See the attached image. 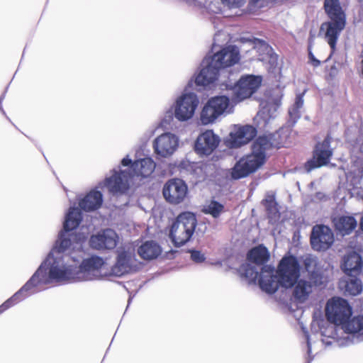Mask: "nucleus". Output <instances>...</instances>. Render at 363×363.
Masks as SVG:
<instances>
[{"label": "nucleus", "instance_id": "f257e3e1", "mask_svg": "<svg viewBox=\"0 0 363 363\" xmlns=\"http://www.w3.org/2000/svg\"><path fill=\"white\" fill-rule=\"evenodd\" d=\"M82 220L80 210L70 207L65 216L63 230L45 259L29 279L38 291L40 286L52 282L76 281V256L65 253L66 250L81 252L85 240L84 234L76 235L72 233Z\"/></svg>", "mask_w": 363, "mask_h": 363}, {"label": "nucleus", "instance_id": "f03ea898", "mask_svg": "<svg viewBox=\"0 0 363 363\" xmlns=\"http://www.w3.org/2000/svg\"><path fill=\"white\" fill-rule=\"evenodd\" d=\"M300 277V266L294 256L284 257L275 271L274 268L266 265L262 267L259 284L267 294L275 293L279 286L288 289L296 283Z\"/></svg>", "mask_w": 363, "mask_h": 363}, {"label": "nucleus", "instance_id": "7ed1b4c3", "mask_svg": "<svg viewBox=\"0 0 363 363\" xmlns=\"http://www.w3.org/2000/svg\"><path fill=\"white\" fill-rule=\"evenodd\" d=\"M277 136V133L259 136L252 145V153L241 157L232 168V178L239 179L257 171L264 162L266 151L271 147H280Z\"/></svg>", "mask_w": 363, "mask_h": 363}, {"label": "nucleus", "instance_id": "20e7f679", "mask_svg": "<svg viewBox=\"0 0 363 363\" xmlns=\"http://www.w3.org/2000/svg\"><path fill=\"white\" fill-rule=\"evenodd\" d=\"M277 136V133L259 136L252 145V153L241 157L232 168V178L239 179L257 171L264 162L266 151L271 147H280Z\"/></svg>", "mask_w": 363, "mask_h": 363}, {"label": "nucleus", "instance_id": "39448f33", "mask_svg": "<svg viewBox=\"0 0 363 363\" xmlns=\"http://www.w3.org/2000/svg\"><path fill=\"white\" fill-rule=\"evenodd\" d=\"M277 136V133L259 136L252 145V153L241 157L232 168V178L239 179L257 171L264 162L266 151L271 147H280Z\"/></svg>", "mask_w": 363, "mask_h": 363}, {"label": "nucleus", "instance_id": "423d86ee", "mask_svg": "<svg viewBox=\"0 0 363 363\" xmlns=\"http://www.w3.org/2000/svg\"><path fill=\"white\" fill-rule=\"evenodd\" d=\"M121 164L124 167L131 164L130 167L133 174L131 176L126 170L118 172L113 169V175L106 178L104 182L100 184V186H106L112 193H124L128 189L132 177L147 178L151 176L156 167L155 162L150 157L140 159L132 163L128 155L121 160Z\"/></svg>", "mask_w": 363, "mask_h": 363}, {"label": "nucleus", "instance_id": "0eeeda50", "mask_svg": "<svg viewBox=\"0 0 363 363\" xmlns=\"http://www.w3.org/2000/svg\"><path fill=\"white\" fill-rule=\"evenodd\" d=\"M197 224L196 216L191 212H184L178 216L172 223L169 238L176 247L186 243L191 238Z\"/></svg>", "mask_w": 363, "mask_h": 363}, {"label": "nucleus", "instance_id": "6e6552de", "mask_svg": "<svg viewBox=\"0 0 363 363\" xmlns=\"http://www.w3.org/2000/svg\"><path fill=\"white\" fill-rule=\"evenodd\" d=\"M233 105L227 96H216L209 99L204 104L200 121L203 125L214 123L219 118L232 112Z\"/></svg>", "mask_w": 363, "mask_h": 363}, {"label": "nucleus", "instance_id": "1a4fd4ad", "mask_svg": "<svg viewBox=\"0 0 363 363\" xmlns=\"http://www.w3.org/2000/svg\"><path fill=\"white\" fill-rule=\"evenodd\" d=\"M82 249L81 252H76L78 255L76 256V281H91L101 279L103 277L101 269L105 264L103 258L98 256H92L88 259H84L81 264Z\"/></svg>", "mask_w": 363, "mask_h": 363}, {"label": "nucleus", "instance_id": "9d476101", "mask_svg": "<svg viewBox=\"0 0 363 363\" xmlns=\"http://www.w3.org/2000/svg\"><path fill=\"white\" fill-rule=\"evenodd\" d=\"M325 315L331 323L341 325L352 315V308L346 300L334 297L326 303Z\"/></svg>", "mask_w": 363, "mask_h": 363}, {"label": "nucleus", "instance_id": "9b49d317", "mask_svg": "<svg viewBox=\"0 0 363 363\" xmlns=\"http://www.w3.org/2000/svg\"><path fill=\"white\" fill-rule=\"evenodd\" d=\"M199 101L193 92L184 93L177 98L173 108L174 117L179 121H186L191 119L195 113Z\"/></svg>", "mask_w": 363, "mask_h": 363}, {"label": "nucleus", "instance_id": "f8f14e48", "mask_svg": "<svg viewBox=\"0 0 363 363\" xmlns=\"http://www.w3.org/2000/svg\"><path fill=\"white\" fill-rule=\"evenodd\" d=\"M140 262L135 258L133 250L130 248L118 251L116 263L112 266L111 274L122 277L138 270Z\"/></svg>", "mask_w": 363, "mask_h": 363}, {"label": "nucleus", "instance_id": "ddd939ff", "mask_svg": "<svg viewBox=\"0 0 363 363\" xmlns=\"http://www.w3.org/2000/svg\"><path fill=\"white\" fill-rule=\"evenodd\" d=\"M179 141V138L176 134L170 132L164 133L155 138L154 151L161 157H169L177 150Z\"/></svg>", "mask_w": 363, "mask_h": 363}, {"label": "nucleus", "instance_id": "4468645a", "mask_svg": "<svg viewBox=\"0 0 363 363\" xmlns=\"http://www.w3.org/2000/svg\"><path fill=\"white\" fill-rule=\"evenodd\" d=\"M162 193L167 202L172 204H179L186 199L188 187L182 179H171L164 185Z\"/></svg>", "mask_w": 363, "mask_h": 363}, {"label": "nucleus", "instance_id": "2eb2a0df", "mask_svg": "<svg viewBox=\"0 0 363 363\" xmlns=\"http://www.w3.org/2000/svg\"><path fill=\"white\" fill-rule=\"evenodd\" d=\"M340 326L342 332L346 335L343 337V342L341 343L342 346L363 341V315L347 319Z\"/></svg>", "mask_w": 363, "mask_h": 363}, {"label": "nucleus", "instance_id": "dca6fc26", "mask_svg": "<svg viewBox=\"0 0 363 363\" xmlns=\"http://www.w3.org/2000/svg\"><path fill=\"white\" fill-rule=\"evenodd\" d=\"M262 77L255 75L242 77L233 89L235 100L240 101L250 97L259 87Z\"/></svg>", "mask_w": 363, "mask_h": 363}, {"label": "nucleus", "instance_id": "f3484780", "mask_svg": "<svg viewBox=\"0 0 363 363\" xmlns=\"http://www.w3.org/2000/svg\"><path fill=\"white\" fill-rule=\"evenodd\" d=\"M346 25V20H330L323 23L320 28V35L329 45L332 53L336 48L337 41Z\"/></svg>", "mask_w": 363, "mask_h": 363}, {"label": "nucleus", "instance_id": "a211bd4d", "mask_svg": "<svg viewBox=\"0 0 363 363\" xmlns=\"http://www.w3.org/2000/svg\"><path fill=\"white\" fill-rule=\"evenodd\" d=\"M334 242V235L330 228L323 225L313 228L311 235L312 247L318 251L328 249Z\"/></svg>", "mask_w": 363, "mask_h": 363}, {"label": "nucleus", "instance_id": "6ab92c4d", "mask_svg": "<svg viewBox=\"0 0 363 363\" xmlns=\"http://www.w3.org/2000/svg\"><path fill=\"white\" fill-rule=\"evenodd\" d=\"M118 241V236L112 229H105L91 236L89 245L91 248L101 250H113Z\"/></svg>", "mask_w": 363, "mask_h": 363}, {"label": "nucleus", "instance_id": "aec40b11", "mask_svg": "<svg viewBox=\"0 0 363 363\" xmlns=\"http://www.w3.org/2000/svg\"><path fill=\"white\" fill-rule=\"evenodd\" d=\"M213 60V64L219 69L231 67L238 62L240 52L235 46L230 45L216 52L209 57Z\"/></svg>", "mask_w": 363, "mask_h": 363}, {"label": "nucleus", "instance_id": "412c9836", "mask_svg": "<svg viewBox=\"0 0 363 363\" xmlns=\"http://www.w3.org/2000/svg\"><path fill=\"white\" fill-rule=\"evenodd\" d=\"M330 139L327 137L322 143L316 145L313 153V159L308 162V171L311 169L327 164L333 155V150L330 146Z\"/></svg>", "mask_w": 363, "mask_h": 363}, {"label": "nucleus", "instance_id": "4be33fe9", "mask_svg": "<svg viewBox=\"0 0 363 363\" xmlns=\"http://www.w3.org/2000/svg\"><path fill=\"white\" fill-rule=\"evenodd\" d=\"M219 68L213 64V60L206 57L201 63V69L196 77L195 82L197 85L207 86L214 82L218 75Z\"/></svg>", "mask_w": 363, "mask_h": 363}, {"label": "nucleus", "instance_id": "5701e85b", "mask_svg": "<svg viewBox=\"0 0 363 363\" xmlns=\"http://www.w3.org/2000/svg\"><path fill=\"white\" fill-rule=\"evenodd\" d=\"M219 142L218 136L212 130H206L197 138L195 150L199 155H209L217 147Z\"/></svg>", "mask_w": 363, "mask_h": 363}, {"label": "nucleus", "instance_id": "b1692460", "mask_svg": "<svg viewBox=\"0 0 363 363\" xmlns=\"http://www.w3.org/2000/svg\"><path fill=\"white\" fill-rule=\"evenodd\" d=\"M256 133V129L252 125L238 127L230 134L229 145L231 147H238L250 141Z\"/></svg>", "mask_w": 363, "mask_h": 363}, {"label": "nucleus", "instance_id": "393cba45", "mask_svg": "<svg viewBox=\"0 0 363 363\" xmlns=\"http://www.w3.org/2000/svg\"><path fill=\"white\" fill-rule=\"evenodd\" d=\"M37 292H38V290L35 289L32 283L28 279L18 291L0 306V314L26 298Z\"/></svg>", "mask_w": 363, "mask_h": 363}, {"label": "nucleus", "instance_id": "a878e982", "mask_svg": "<svg viewBox=\"0 0 363 363\" xmlns=\"http://www.w3.org/2000/svg\"><path fill=\"white\" fill-rule=\"evenodd\" d=\"M281 104L280 99L268 98L260 103V110L259 111L256 119L262 120L264 124H267L271 118L277 116V110Z\"/></svg>", "mask_w": 363, "mask_h": 363}, {"label": "nucleus", "instance_id": "bb28decb", "mask_svg": "<svg viewBox=\"0 0 363 363\" xmlns=\"http://www.w3.org/2000/svg\"><path fill=\"white\" fill-rule=\"evenodd\" d=\"M103 203V195L100 191L92 189L83 199L79 205L85 211H93L99 208Z\"/></svg>", "mask_w": 363, "mask_h": 363}, {"label": "nucleus", "instance_id": "cd10ccee", "mask_svg": "<svg viewBox=\"0 0 363 363\" xmlns=\"http://www.w3.org/2000/svg\"><path fill=\"white\" fill-rule=\"evenodd\" d=\"M362 265L361 257L356 252H352L344 257L342 269L348 276L355 277L359 273Z\"/></svg>", "mask_w": 363, "mask_h": 363}, {"label": "nucleus", "instance_id": "c85d7f7f", "mask_svg": "<svg viewBox=\"0 0 363 363\" xmlns=\"http://www.w3.org/2000/svg\"><path fill=\"white\" fill-rule=\"evenodd\" d=\"M292 296L296 301L304 303L307 301L313 291V285L311 281L305 279H297L294 284Z\"/></svg>", "mask_w": 363, "mask_h": 363}, {"label": "nucleus", "instance_id": "c756f323", "mask_svg": "<svg viewBox=\"0 0 363 363\" xmlns=\"http://www.w3.org/2000/svg\"><path fill=\"white\" fill-rule=\"evenodd\" d=\"M324 9L330 20H346L345 13L339 0H325Z\"/></svg>", "mask_w": 363, "mask_h": 363}, {"label": "nucleus", "instance_id": "7c9ffc66", "mask_svg": "<svg viewBox=\"0 0 363 363\" xmlns=\"http://www.w3.org/2000/svg\"><path fill=\"white\" fill-rule=\"evenodd\" d=\"M160 246L154 241H147L138 250L139 255L144 259H153L161 253Z\"/></svg>", "mask_w": 363, "mask_h": 363}, {"label": "nucleus", "instance_id": "2f4dec72", "mask_svg": "<svg viewBox=\"0 0 363 363\" xmlns=\"http://www.w3.org/2000/svg\"><path fill=\"white\" fill-rule=\"evenodd\" d=\"M337 230L342 235L350 233L357 226V220L352 216H340L333 219Z\"/></svg>", "mask_w": 363, "mask_h": 363}, {"label": "nucleus", "instance_id": "473e14b6", "mask_svg": "<svg viewBox=\"0 0 363 363\" xmlns=\"http://www.w3.org/2000/svg\"><path fill=\"white\" fill-rule=\"evenodd\" d=\"M304 267L306 270L311 273V278L313 280L315 286L324 285L326 280L319 273L314 272L315 267L317 264L316 258L313 256H307L305 257L303 261Z\"/></svg>", "mask_w": 363, "mask_h": 363}, {"label": "nucleus", "instance_id": "72a5a7b5", "mask_svg": "<svg viewBox=\"0 0 363 363\" xmlns=\"http://www.w3.org/2000/svg\"><path fill=\"white\" fill-rule=\"evenodd\" d=\"M247 257L249 261L253 263L262 264L268 261L269 253L267 247L263 245H259L249 252Z\"/></svg>", "mask_w": 363, "mask_h": 363}, {"label": "nucleus", "instance_id": "f704fd0d", "mask_svg": "<svg viewBox=\"0 0 363 363\" xmlns=\"http://www.w3.org/2000/svg\"><path fill=\"white\" fill-rule=\"evenodd\" d=\"M240 273L250 284L255 283L259 274L258 267L250 263H245L240 266Z\"/></svg>", "mask_w": 363, "mask_h": 363}, {"label": "nucleus", "instance_id": "c9c22d12", "mask_svg": "<svg viewBox=\"0 0 363 363\" xmlns=\"http://www.w3.org/2000/svg\"><path fill=\"white\" fill-rule=\"evenodd\" d=\"M342 330L340 325H337L330 323V324H328L327 327L324 330L321 329L320 333L322 336L336 340L340 345H342L341 343L343 342V337H340L339 335V333Z\"/></svg>", "mask_w": 363, "mask_h": 363}, {"label": "nucleus", "instance_id": "e433bc0d", "mask_svg": "<svg viewBox=\"0 0 363 363\" xmlns=\"http://www.w3.org/2000/svg\"><path fill=\"white\" fill-rule=\"evenodd\" d=\"M179 169L181 172L189 173L199 177L202 172L201 164L196 162H192L188 160H183L179 164Z\"/></svg>", "mask_w": 363, "mask_h": 363}, {"label": "nucleus", "instance_id": "4c0bfd02", "mask_svg": "<svg viewBox=\"0 0 363 363\" xmlns=\"http://www.w3.org/2000/svg\"><path fill=\"white\" fill-rule=\"evenodd\" d=\"M303 94L296 96L294 104L289 109L290 119L295 123L301 117V110L303 106Z\"/></svg>", "mask_w": 363, "mask_h": 363}, {"label": "nucleus", "instance_id": "58836bf2", "mask_svg": "<svg viewBox=\"0 0 363 363\" xmlns=\"http://www.w3.org/2000/svg\"><path fill=\"white\" fill-rule=\"evenodd\" d=\"M345 289L346 291L352 296L359 294L362 290L361 281L354 277H350L346 281Z\"/></svg>", "mask_w": 363, "mask_h": 363}, {"label": "nucleus", "instance_id": "ea45409f", "mask_svg": "<svg viewBox=\"0 0 363 363\" xmlns=\"http://www.w3.org/2000/svg\"><path fill=\"white\" fill-rule=\"evenodd\" d=\"M223 206L217 201H212L203 207V211L205 213L211 214L213 217L217 218L223 211Z\"/></svg>", "mask_w": 363, "mask_h": 363}, {"label": "nucleus", "instance_id": "a19ab883", "mask_svg": "<svg viewBox=\"0 0 363 363\" xmlns=\"http://www.w3.org/2000/svg\"><path fill=\"white\" fill-rule=\"evenodd\" d=\"M264 202L269 213L272 214L274 217H277L278 216L279 210L277 208V203L275 201L274 195L267 194Z\"/></svg>", "mask_w": 363, "mask_h": 363}, {"label": "nucleus", "instance_id": "79ce46f5", "mask_svg": "<svg viewBox=\"0 0 363 363\" xmlns=\"http://www.w3.org/2000/svg\"><path fill=\"white\" fill-rule=\"evenodd\" d=\"M222 3L229 7L230 9L233 8H239L244 5L245 0H220Z\"/></svg>", "mask_w": 363, "mask_h": 363}, {"label": "nucleus", "instance_id": "37998d69", "mask_svg": "<svg viewBox=\"0 0 363 363\" xmlns=\"http://www.w3.org/2000/svg\"><path fill=\"white\" fill-rule=\"evenodd\" d=\"M191 257L192 260L196 262H201L204 260V255L199 251L194 250L191 253Z\"/></svg>", "mask_w": 363, "mask_h": 363}, {"label": "nucleus", "instance_id": "c03bdc74", "mask_svg": "<svg viewBox=\"0 0 363 363\" xmlns=\"http://www.w3.org/2000/svg\"><path fill=\"white\" fill-rule=\"evenodd\" d=\"M309 58L310 60H311L312 63H313V65L314 67H318L319 65H320V61L317 59H315V57H314V55H313V53L309 51Z\"/></svg>", "mask_w": 363, "mask_h": 363}, {"label": "nucleus", "instance_id": "a18cd8bd", "mask_svg": "<svg viewBox=\"0 0 363 363\" xmlns=\"http://www.w3.org/2000/svg\"><path fill=\"white\" fill-rule=\"evenodd\" d=\"M305 337H306V340L307 342L308 353V354H310L311 352V342H310L309 335L307 332H305Z\"/></svg>", "mask_w": 363, "mask_h": 363}, {"label": "nucleus", "instance_id": "49530a36", "mask_svg": "<svg viewBox=\"0 0 363 363\" xmlns=\"http://www.w3.org/2000/svg\"><path fill=\"white\" fill-rule=\"evenodd\" d=\"M359 2L362 3L361 4V9H360V11H359V16L362 19H363V0L360 1L359 0Z\"/></svg>", "mask_w": 363, "mask_h": 363}, {"label": "nucleus", "instance_id": "de8ad7c7", "mask_svg": "<svg viewBox=\"0 0 363 363\" xmlns=\"http://www.w3.org/2000/svg\"><path fill=\"white\" fill-rule=\"evenodd\" d=\"M220 32H218V33H216L215 35L213 48L216 47V41L217 40V38L220 36Z\"/></svg>", "mask_w": 363, "mask_h": 363}, {"label": "nucleus", "instance_id": "09e8293b", "mask_svg": "<svg viewBox=\"0 0 363 363\" xmlns=\"http://www.w3.org/2000/svg\"><path fill=\"white\" fill-rule=\"evenodd\" d=\"M360 228H361L362 230H363V216L362 217V219H361Z\"/></svg>", "mask_w": 363, "mask_h": 363}, {"label": "nucleus", "instance_id": "8fccbe9b", "mask_svg": "<svg viewBox=\"0 0 363 363\" xmlns=\"http://www.w3.org/2000/svg\"><path fill=\"white\" fill-rule=\"evenodd\" d=\"M323 342H325L324 340H323ZM331 343H332L331 341L325 342V344H328V345L331 344Z\"/></svg>", "mask_w": 363, "mask_h": 363}, {"label": "nucleus", "instance_id": "3c124183", "mask_svg": "<svg viewBox=\"0 0 363 363\" xmlns=\"http://www.w3.org/2000/svg\"><path fill=\"white\" fill-rule=\"evenodd\" d=\"M331 70H332V71H335V70H336V69H335V67H333L331 68Z\"/></svg>", "mask_w": 363, "mask_h": 363}, {"label": "nucleus", "instance_id": "603ef678", "mask_svg": "<svg viewBox=\"0 0 363 363\" xmlns=\"http://www.w3.org/2000/svg\"><path fill=\"white\" fill-rule=\"evenodd\" d=\"M362 74H363V59H362Z\"/></svg>", "mask_w": 363, "mask_h": 363}, {"label": "nucleus", "instance_id": "864d4df0", "mask_svg": "<svg viewBox=\"0 0 363 363\" xmlns=\"http://www.w3.org/2000/svg\"><path fill=\"white\" fill-rule=\"evenodd\" d=\"M4 96V95H3L1 98H0V101L3 99V97Z\"/></svg>", "mask_w": 363, "mask_h": 363}]
</instances>
